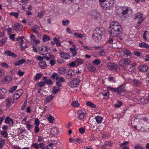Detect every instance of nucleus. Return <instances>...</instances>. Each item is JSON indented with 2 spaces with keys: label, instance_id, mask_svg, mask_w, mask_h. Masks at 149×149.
Returning a JSON list of instances; mask_svg holds the SVG:
<instances>
[{
  "label": "nucleus",
  "instance_id": "obj_1",
  "mask_svg": "<svg viewBox=\"0 0 149 149\" xmlns=\"http://www.w3.org/2000/svg\"><path fill=\"white\" fill-rule=\"evenodd\" d=\"M114 0H99V2L103 9L107 13L113 6Z\"/></svg>",
  "mask_w": 149,
  "mask_h": 149
},
{
  "label": "nucleus",
  "instance_id": "obj_2",
  "mask_svg": "<svg viewBox=\"0 0 149 149\" xmlns=\"http://www.w3.org/2000/svg\"><path fill=\"white\" fill-rule=\"evenodd\" d=\"M116 14L118 15L121 14L122 15H123L130 12H132L131 10L129 9L128 8L125 7H120L117 8L116 7Z\"/></svg>",
  "mask_w": 149,
  "mask_h": 149
},
{
  "label": "nucleus",
  "instance_id": "obj_3",
  "mask_svg": "<svg viewBox=\"0 0 149 149\" xmlns=\"http://www.w3.org/2000/svg\"><path fill=\"white\" fill-rule=\"evenodd\" d=\"M123 86V84H122L119 86L118 88H115L109 86L107 88L111 91L120 94H122L124 92L125 89Z\"/></svg>",
  "mask_w": 149,
  "mask_h": 149
},
{
  "label": "nucleus",
  "instance_id": "obj_4",
  "mask_svg": "<svg viewBox=\"0 0 149 149\" xmlns=\"http://www.w3.org/2000/svg\"><path fill=\"white\" fill-rule=\"evenodd\" d=\"M109 28L114 30L122 31V29L120 24L116 22H111Z\"/></svg>",
  "mask_w": 149,
  "mask_h": 149
},
{
  "label": "nucleus",
  "instance_id": "obj_5",
  "mask_svg": "<svg viewBox=\"0 0 149 149\" xmlns=\"http://www.w3.org/2000/svg\"><path fill=\"white\" fill-rule=\"evenodd\" d=\"M82 80V78L78 79V78H75L72 79L69 84V86L71 88H74L78 87L79 84L80 83V81Z\"/></svg>",
  "mask_w": 149,
  "mask_h": 149
},
{
  "label": "nucleus",
  "instance_id": "obj_6",
  "mask_svg": "<svg viewBox=\"0 0 149 149\" xmlns=\"http://www.w3.org/2000/svg\"><path fill=\"white\" fill-rule=\"evenodd\" d=\"M105 34L99 35L96 33L92 35L94 40L96 42L104 40L105 38Z\"/></svg>",
  "mask_w": 149,
  "mask_h": 149
},
{
  "label": "nucleus",
  "instance_id": "obj_7",
  "mask_svg": "<svg viewBox=\"0 0 149 149\" xmlns=\"http://www.w3.org/2000/svg\"><path fill=\"white\" fill-rule=\"evenodd\" d=\"M88 14L91 19H97L100 15L99 12L95 10H90Z\"/></svg>",
  "mask_w": 149,
  "mask_h": 149
},
{
  "label": "nucleus",
  "instance_id": "obj_8",
  "mask_svg": "<svg viewBox=\"0 0 149 149\" xmlns=\"http://www.w3.org/2000/svg\"><path fill=\"white\" fill-rule=\"evenodd\" d=\"M143 14L139 12L137 13L135 15L134 19L137 21L138 24H141L144 19V18L143 17Z\"/></svg>",
  "mask_w": 149,
  "mask_h": 149
},
{
  "label": "nucleus",
  "instance_id": "obj_9",
  "mask_svg": "<svg viewBox=\"0 0 149 149\" xmlns=\"http://www.w3.org/2000/svg\"><path fill=\"white\" fill-rule=\"evenodd\" d=\"M131 61L128 58H124L120 60L119 62V65L121 67H124L129 65Z\"/></svg>",
  "mask_w": 149,
  "mask_h": 149
},
{
  "label": "nucleus",
  "instance_id": "obj_10",
  "mask_svg": "<svg viewBox=\"0 0 149 149\" xmlns=\"http://www.w3.org/2000/svg\"><path fill=\"white\" fill-rule=\"evenodd\" d=\"M109 32L111 36L116 38L121 33H122V31L111 29L110 31H109Z\"/></svg>",
  "mask_w": 149,
  "mask_h": 149
},
{
  "label": "nucleus",
  "instance_id": "obj_11",
  "mask_svg": "<svg viewBox=\"0 0 149 149\" xmlns=\"http://www.w3.org/2000/svg\"><path fill=\"white\" fill-rule=\"evenodd\" d=\"M96 33L99 35L105 34L106 31L104 29L103 27H97L93 31V34H95Z\"/></svg>",
  "mask_w": 149,
  "mask_h": 149
},
{
  "label": "nucleus",
  "instance_id": "obj_12",
  "mask_svg": "<svg viewBox=\"0 0 149 149\" xmlns=\"http://www.w3.org/2000/svg\"><path fill=\"white\" fill-rule=\"evenodd\" d=\"M40 51H42L44 53L46 52L47 54L51 52V50L50 47L46 45L42 46L41 48Z\"/></svg>",
  "mask_w": 149,
  "mask_h": 149
},
{
  "label": "nucleus",
  "instance_id": "obj_13",
  "mask_svg": "<svg viewBox=\"0 0 149 149\" xmlns=\"http://www.w3.org/2000/svg\"><path fill=\"white\" fill-rule=\"evenodd\" d=\"M77 113L78 115V118L80 120L84 118L86 115V113L82 112L81 110H78Z\"/></svg>",
  "mask_w": 149,
  "mask_h": 149
},
{
  "label": "nucleus",
  "instance_id": "obj_14",
  "mask_svg": "<svg viewBox=\"0 0 149 149\" xmlns=\"http://www.w3.org/2000/svg\"><path fill=\"white\" fill-rule=\"evenodd\" d=\"M61 57L65 59H68L70 58V56L68 53L64 52H61L60 53Z\"/></svg>",
  "mask_w": 149,
  "mask_h": 149
},
{
  "label": "nucleus",
  "instance_id": "obj_15",
  "mask_svg": "<svg viewBox=\"0 0 149 149\" xmlns=\"http://www.w3.org/2000/svg\"><path fill=\"white\" fill-rule=\"evenodd\" d=\"M23 28L22 25L20 23H16L13 26L14 30L16 31H19L22 29Z\"/></svg>",
  "mask_w": 149,
  "mask_h": 149
},
{
  "label": "nucleus",
  "instance_id": "obj_16",
  "mask_svg": "<svg viewBox=\"0 0 149 149\" xmlns=\"http://www.w3.org/2000/svg\"><path fill=\"white\" fill-rule=\"evenodd\" d=\"M4 53L6 56H12L13 57H16L17 56L16 55L15 53L8 50L5 51Z\"/></svg>",
  "mask_w": 149,
  "mask_h": 149
},
{
  "label": "nucleus",
  "instance_id": "obj_17",
  "mask_svg": "<svg viewBox=\"0 0 149 149\" xmlns=\"http://www.w3.org/2000/svg\"><path fill=\"white\" fill-rule=\"evenodd\" d=\"M138 70L141 72H146L148 69V67L145 65H140L138 68Z\"/></svg>",
  "mask_w": 149,
  "mask_h": 149
},
{
  "label": "nucleus",
  "instance_id": "obj_18",
  "mask_svg": "<svg viewBox=\"0 0 149 149\" xmlns=\"http://www.w3.org/2000/svg\"><path fill=\"white\" fill-rule=\"evenodd\" d=\"M12 79L11 77L9 75H8L5 77L2 80V82L4 83L6 82H9L11 81Z\"/></svg>",
  "mask_w": 149,
  "mask_h": 149
},
{
  "label": "nucleus",
  "instance_id": "obj_19",
  "mask_svg": "<svg viewBox=\"0 0 149 149\" xmlns=\"http://www.w3.org/2000/svg\"><path fill=\"white\" fill-rule=\"evenodd\" d=\"M39 67L42 69H44L47 68V65L45 61H40L39 63Z\"/></svg>",
  "mask_w": 149,
  "mask_h": 149
},
{
  "label": "nucleus",
  "instance_id": "obj_20",
  "mask_svg": "<svg viewBox=\"0 0 149 149\" xmlns=\"http://www.w3.org/2000/svg\"><path fill=\"white\" fill-rule=\"evenodd\" d=\"M51 133L52 134L54 135L55 134H58V129L57 127H53L51 131Z\"/></svg>",
  "mask_w": 149,
  "mask_h": 149
},
{
  "label": "nucleus",
  "instance_id": "obj_21",
  "mask_svg": "<svg viewBox=\"0 0 149 149\" xmlns=\"http://www.w3.org/2000/svg\"><path fill=\"white\" fill-rule=\"evenodd\" d=\"M139 46L141 47L147 49L149 48V45L147 43L144 42L139 43Z\"/></svg>",
  "mask_w": 149,
  "mask_h": 149
},
{
  "label": "nucleus",
  "instance_id": "obj_22",
  "mask_svg": "<svg viewBox=\"0 0 149 149\" xmlns=\"http://www.w3.org/2000/svg\"><path fill=\"white\" fill-rule=\"evenodd\" d=\"M5 122L6 124H9L10 123L12 125L13 123V120L9 116H8L6 118Z\"/></svg>",
  "mask_w": 149,
  "mask_h": 149
},
{
  "label": "nucleus",
  "instance_id": "obj_23",
  "mask_svg": "<svg viewBox=\"0 0 149 149\" xmlns=\"http://www.w3.org/2000/svg\"><path fill=\"white\" fill-rule=\"evenodd\" d=\"M59 74H65L66 72V69L65 68H61L58 69Z\"/></svg>",
  "mask_w": 149,
  "mask_h": 149
},
{
  "label": "nucleus",
  "instance_id": "obj_24",
  "mask_svg": "<svg viewBox=\"0 0 149 149\" xmlns=\"http://www.w3.org/2000/svg\"><path fill=\"white\" fill-rule=\"evenodd\" d=\"M25 60L24 59L22 58L20 60L18 61L17 62H15L14 65L16 66L19 65L25 62Z\"/></svg>",
  "mask_w": 149,
  "mask_h": 149
},
{
  "label": "nucleus",
  "instance_id": "obj_25",
  "mask_svg": "<svg viewBox=\"0 0 149 149\" xmlns=\"http://www.w3.org/2000/svg\"><path fill=\"white\" fill-rule=\"evenodd\" d=\"M6 106L7 108H9L11 106V99H7L6 100Z\"/></svg>",
  "mask_w": 149,
  "mask_h": 149
},
{
  "label": "nucleus",
  "instance_id": "obj_26",
  "mask_svg": "<svg viewBox=\"0 0 149 149\" xmlns=\"http://www.w3.org/2000/svg\"><path fill=\"white\" fill-rule=\"evenodd\" d=\"M96 121L97 123H100L102 120V118L99 116H97L95 117Z\"/></svg>",
  "mask_w": 149,
  "mask_h": 149
},
{
  "label": "nucleus",
  "instance_id": "obj_27",
  "mask_svg": "<svg viewBox=\"0 0 149 149\" xmlns=\"http://www.w3.org/2000/svg\"><path fill=\"white\" fill-rule=\"evenodd\" d=\"M23 91L22 89H19V90L15 92V97H16V95H19L20 96L22 95V94L23 93Z\"/></svg>",
  "mask_w": 149,
  "mask_h": 149
},
{
  "label": "nucleus",
  "instance_id": "obj_28",
  "mask_svg": "<svg viewBox=\"0 0 149 149\" xmlns=\"http://www.w3.org/2000/svg\"><path fill=\"white\" fill-rule=\"evenodd\" d=\"M42 39L43 41L44 42H45L50 40V38L47 35H43V36Z\"/></svg>",
  "mask_w": 149,
  "mask_h": 149
},
{
  "label": "nucleus",
  "instance_id": "obj_29",
  "mask_svg": "<svg viewBox=\"0 0 149 149\" xmlns=\"http://www.w3.org/2000/svg\"><path fill=\"white\" fill-rule=\"evenodd\" d=\"M45 11H42L40 12H38L37 15V17L41 18L45 14Z\"/></svg>",
  "mask_w": 149,
  "mask_h": 149
},
{
  "label": "nucleus",
  "instance_id": "obj_30",
  "mask_svg": "<svg viewBox=\"0 0 149 149\" xmlns=\"http://www.w3.org/2000/svg\"><path fill=\"white\" fill-rule=\"evenodd\" d=\"M134 84L137 86H140V83L139 81L136 79H134L133 81Z\"/></svg>",
  "mask_w": 149,
  "mask_h": 149
},
{
  "label": "nucleus",
  "instance_id": "obj_31",
  "mask_svg": "<svg viewBox=\"0 0 149 149\" xmlns=\"http://www.w3.org/2000/svg\"><path fill=\"white\" fill-rule=\"evenodd\" d=\"M102 94L106 99L109 96V94L108 91H103L102 92Z\"/></svg>",
  "mask_w": 149,
  "mask_h": 149
},
{
  "label": "nucleus",
  "instance_id": "obj_32",
  "mask_svg": "<svg viewBox=\"0 0 149 149\" xmlns=\"http://www.w3.org/2000/svg\"><path fill=\"white\" fill-rule=\"evenodd\" d=\"M115 65V64L112 63L110 62L108 63L107 64L108 69L109 70H111Z\"/></svg>",
  "mask_w": 149,
  "mask_h": 149
},
{
  "label": "nucleus",
  "instance_id": "obj_33",
  "mask_svg": "<svg viewBox=\"0 0 149 149\" xmlns=\"http://www.w3.org/2000/svg\"><path fill=\"white\" fill-rule=\"evenodd\" d=\"M86 105L92 108H95L96 107L95 105L91 102L88 101L86 102Z\"/></svg>",
  "mask_w": 149,
  "mask_h": 149
},
{
  "label": "nucleus",
  "instance_id": "obj_34",
  "mask_svg": "<svg viewBox=\"0 0 149 149\" xmlns=\"http://www.w3.org/2000/svg\"><path fill=\"white\" fill-rule=\"evenodd\" d=\"M53 40L55 42L56 46L57 47H59L61 45V44L59 42V40L57 39L56 37H55L54 38Z\"/></svg>",
  "mask_w": 149,
  "mask_h": 149
},
{
  "label": "nucleus",
  "instance_id": "obj_35",
  "mask_svg": "<svg viewBox=\"0 0 149 149\" xmlns=\"http://www.w3.org/2000/svg\"><path fill=\"white\" fill-rule=\"evenodd\" d=\"M47 120L50 123H53V121L54 120V118L52 116H49L47 118Z\"/></svg>",
  "mask_w": 149,
  "mask_h": 149
},
{
  "label": "nucleus",
  "instance_id": "obj_36",
  "mask_svg": "<svg viewBox=\"0 0 149 149\" xmlns=\"http://www.w3.org/2000/svg\"><path fill=\"white\" fill-rule=\"evenodd\" d=\"M70 49L72 53V56L73 57L75 56L77 53V51L76 49L71 47L70 48Z\"/></svg>",
  "mask_w": 149,
  "mask_h": 149
},
{
  "label": "nucleus",
  "instance_id": "obj_37",
  "mask_svg": "<svg viewBox=\"0 0 149 149\" xmlns=\"http://www.w3.org/2000/svg\"><path fill=\"white\" fill-rule=\"evenodd\" d=\"M123 53L125 55H126L127 56H130L131 55V52L130 50L128 49H126L123 51Z\"/></svg>",
  "mask_w": 149,
  "mask_h": 149
},
{
  "label": "nucleus",
  "instance_id": "obj_38",
  "mask_svg": "<svg viewBox=\"0 0 149 149\" xmlns=\"http://www.w3.org/2000/svg\"><path fill=\"white\" fill-rule=\"evenodd\" d=\"M74 36L76 37L79 38H82L84 37V36L81 33H75L74 34Z\"/></svg>",
  "mask_w": 149,
  "mask_h": 149
},
{
  "label": "nucleus",
  "instance_id": "obj_39",
  "mask_svg": "<svg viewBox=\"0 0 149 149\" xmlns=\"http://www.w3.org/2000/svg\"><path fill=\"white\" fill-rule=\"evenodd\" d=\"M9 15L11 16H14L16 18H18L19 13L18 12H11L10 13Z\"/></svg>",
  "mask_w": 149,
  "mask_h": 149
},
{
  "label": "nucleus",
  "instance_id": "obj_40",
  "mask_svg": "<svg viewBox=\"0 0 149 149\" xmlns=\"http://www.w3.org/2000/svg\"><path fill=\"white\" fill-rule=\"evenodd\" d=\"M71 105L73 107H79V104L77 101H75L74 102H72Z\"/></svg>",
  "mask_w": 149,
  "mask_h": 149
},
{
  "label": "nucleus",
  "instance_id": "obj_41",
  "mask_svg": "<svg viewBox=\"0 0 149 149\" xmlns=\"http://www.w3.org/2000/svg\"><path fill=\"white\" fill-rule=\"evenodd\" d=\"M1 134L3 136L4 138H6L8 137V134L6 131H0Z\"/></svg>",
  "mask_w": 149,
  "mask_h": 149
},
{
  "label": "nucleus",
  "instance_id": "obj_42",
  "mask_svg": "<svg viewBox=\"0 0 149 149\" xmlns=\"http://www.w3.org/2000/svg\"><path fill=\"white\" fill-rule=\"evenodd\" d=\"M56 80L57 81H59L61 82H63L65 81L64 78L62 77H57L56 78Z\"/></svg>",
  "mask_w": 149,
  "mask_h": 149
},
{
  "label": "nucleus",
  "instance_id": "obj_43",
  "mask_svg": "<svg viewBox=\"0 0 149 149\" xmlns=\"http://www.w3.org/2000/svg\"><path fill=\"white\" fill-rule=\"evenodd\" d=\"M17 88V86H15L10 88L8 90V91L10 93H11L15 90Z\"/></svg>",
  "mask_w": 149,
  "mask_h": 149
},
{
  "label": "nucleus",
  "instance_id": "obj_44",
  "mask_svg": "<svg viewBox=\"0 0 149 149\" xmlns=\"http://www.w3.org/2000/svg\"><path fill=\"white\" fill-rule=\"evenodd\" d=\"M101 62L98 59L94 60L93 61V63L95 65H98Z\"/></svg>",
  "mask_w": 149,
  "mask_h": 149
},
{
  "label": "nucleus",
  "instance_id": "obj_45",
  "mask_svg": "<svg viewBox=\"0 0 149 149\" xmlns=\"http://www.w3.org/2000/svg\"><path fill=\"white\" fill-rule=\"evenodd\" d=\"M44 81L45 84L52 85L53 84V82L52 81V80L50 79H47Z\"/></svg>",
  "mask_w": 149,
  "mask_h": 149
},
{
  "label": "nucleus",
  "instance_id": "obj_46",
  "mask_svg": "<svg viewBox=\"0 0 149 149\" xmlns=\"http://www.w3.org/2000/svg\"><path fill=\"white\" fill-rule=\"evenodd\" d=\"M53 97L52 95H49L45 98V101L47 102H48L50 101L52 99H53Z\"/></svg>",
  "mask_w": 149,
  "mask_h": 149
},
{
  "label": "nucleus",
  "instance_id": "obj_47",
  "mask_svg": "<svg viewBox=\"0 0 149 149\" xmlns=\"http://www.w3.org/2000/svg\"><path fill=\"white\" fill-rule=\"evenodd\" d=\"M29 121H28L26 123H25L24 124H25L26 125V127L28 130H30V129L31 128V126L28 123Z\"/></svg>",
  "mask_w": 149,
  "mask_h": 149
},
{
  "label": "nucleus",
  "instance_id": "obj_48",
  "mask_svg": "<svg viewBox=\"0 0 149 149\" xmlns=\"http://www.w3.org/2000/svg\"><path fill=\"white\" fill-rule=\"evenodd\" d=\"M37 86H38L39 87L41 88L43 86H45V84L44 83V81L43 82L42 81H41L40 82L37 83Z\"/></svg>",
  "mask_w": 149,
  "mask_h": 149
},
{
  "label": "nucleus",
  "instance_id": "obj_49",
  "mask_svg": "<svg viewBox=\"0 0 149 149\" xmlns=\"http://www.w3.org/2000/svg\"><path fill=\"white\" fill-rule=\"evenodd\" d=\"M31 146L36 149H39V144L38 143H33L32 144Z\"/></svg>",
  "mask_w": 149,
  "mask_h": 149
},
{
  "label": "nucleus",
  "instance_id": "obj_50",
  "mask_svg": "<svg viewBox=\"0 0 149 149\" xmlns=\"http://www.w3.org/2000/svg\"><path fill=\"white\" fill-rule=\"evenodd\" d=\"M39 148L42 149H45L46 146H45V144L44 143H40L39 144Z\"/></svg>",
  "mask_w": 149,
  "mask_h": 149
},
{
  "label": "nucleus",
  "instance_id": "obj_51",
  "mask_svg": "<svg viewBox=\"0 0 149 149\" xmlns=\"http://www.w3.org/2000/svg\"><path fill=\"white\" fill-rule=\"evenodd\" d=\"M122 102L120 101H118L117 103H116L115 104V107H120L122 105Z\"/></svg>",
  "mask_w": 149,
  "mask_h": 149
},
{
  "label": "nucleus",
  "instance_id": "obj_52",
  "mask_svg": "<svg viewBox=\"0 0 149 149\" xmlns=\"http://www.w3.org/2000/svg\"><path fill=\"white\" fill-rule=\"evenodd\" d=\"M75 62L76 63L80 64L82 63L83 62V61L81 58H77L75 61Z\"/></svg>",
  "mask_w": 149,
  "mask_h": 149
},
{
  "label": "nucleus",
  "instance_id": "obj_53",
  "mask_svg": "<svg viewBox=\"0 0 149 149\" xmlns=\"http://www.w3.org/2000/svg\"><path fill=\"white\" fill-rule=\"evenodd\" d=\"M79 132L81 134H83L85 132V128L84 127H81L79 129Z\"/></svg>",
  "mask_w": 149,
  "mask_h": 149
},
{
  "label": "nucleus",
  "instance_id": "obj_54",
  "mask_svg": "<svg viewBox=\"0 0 149 149\" xmlns=\"http://www.w3.org/2000/svg\"><path fill=\"white\" fill-rule=\"evenodd\" d=\"M70 23V21L68 20H63L62 21L63 24L65 26L68 25Z\"/></svg>",
  "mask_w": 149,
  "mask_h": 149
},
{
  "label": "nucleus",
  "instance_id": "obj_55",
  "mask_svg": "<svg viewBox=\"0 0 149 149\" xmlns=\"http://www.w3.org/2000/svg\"><path fill=\"white\" fill-rule=\"evenodd\" d=\"M108 79L109 81H112L114 83H115L116 82V80L113 77H109Z\"/></svg>",
  "mask_w": 149,
  "mask_h": 149
},
{
  "label": "nucleus",
  "instance_id": "obj_56",
  "mask_svg": "<svg viewBox=\"0 0 149 149\" xmlns=\"http://www.w3.org/2000/svg\"><path fill=\"white\" fill-rule=\"evenodd\" d=\"M1 43L2 44V46L5 43L7 42V38H2V40H0Z\"/></svg>",
  "mask_w": 149,
  "mask_h": 149
},
{
  "label": "nucleus",
  "instance_id": "obj_57",
  "mask_svg": "<svg viewBox=\"0 0 149 149\" xmlns=\"http://www.w3.org/2000/svg\"><path fill=\"white\" fill-rule=\"evenodd\" d=\"M74 72L73 70L71 69H70L68 71V72H67L66 74H74Z\"/></svg>",
  "mask_w": 149,
  "mask_h": 149
},
{
  "label": "nucleus",
  "instance_id": "obj_58",
  "mask_svg": "<svg viewBox=\"0 0 149 149\" xmlns=\"http://www.w3.org/2000/svg\"><path fill=\"white\" fill-rule=\"evenodd\" d=\"M40 123V121L37 118H36L35 120V125L38 126Z\"/></svg>",
  "mask_w": 149,
  "mask_h": 149
},
{
  "label": "nucleus",
  "instance_id": "obj_59",
  "mask_svg": "<svg viewBox=\"0 0 149 149\" xmlns=\"http://www.w3.org/2000/svg\"><path fill=\"white\" fill-rule=\"evenodd\" d=\"M82 47L83 48L86 49L88 50H92L93 48L92 47H90L86 45H83Z\"/></svg>",
  "mask_w": 149,
  "mask_h": 149
},
{
  "label": "nucleus",
  "instance_id": "obj_60",
  "mask_svg": "<svg viewBox=\"0 0 149 149\" xmlns=\"http://www.w3.org/2000/svg\"><path fill=\"white\" fill-rule=\"evenodd\" d=\"M0 91L2 93H5L7 92V91L4 88H1L0 89Z\"/></svg>",
  "mask_w": 149,
  "mask_h": 149
},
{
  "label": "nucleus",
  "instance_id": "obj_61",
  "mask_svg": "<svg viewBox=\"0 0 149 149\" xmlns=\"http://www.w3.org/2000/svg\"><path fill=\"white\" fill-rule=\"evenodd\" d=\"M38 126H36L35 127L34 132L35 133H38L39 131Z\"/></svg>",
  "mask_w": 149,
  "mask_h": 149
},
{
  "label": "nucleus",
  "instance_id": "obj_62",
  "mask_svg": "<svg viewBox=\"0 0 149 149\" xmlns=\"http://www.w3.org/2000/svg\"><path fill=\"white\" fill-rule=\"evenodd\" d=\"M89 70L91 72H93L95 70V68L93 66H91L89 68Z\"/></svg>",
  "mask_w": 149,
  "mask_h": 149
},
{
  "label": "nucleus",
  "instance_id": "obj_63",
  "mask_svg": "<svg viewBox=\"0 0 149 149\" xmlns=\"http://www.w3.org/2000/svg\"><path fill=\"white\" fill-rule=\"evenodd\" d=\"M118 69L117 66V65H116V64L114 66V67L113 68V69L111 70L114 72H116L117 71Z\"/></svg>",
  "mask_w": 149,
  "mask_h": 149
},
{
  "label": "nucleus",
  "instance_id": "obj_64",
  "mask_svg": "<svg viewBox=\"0 0 149 149\" xmlns=\"http://www.w3.org/2000/svg\"><path fill=\"white\" fill-rule=\"evenodd\" d=\"M56 62L54 60H51L50 61V64L52 66H53L55 63Z\"/></svg>",
  "mask_w": 149,
  "mask_h": 149
}]
</instances>
